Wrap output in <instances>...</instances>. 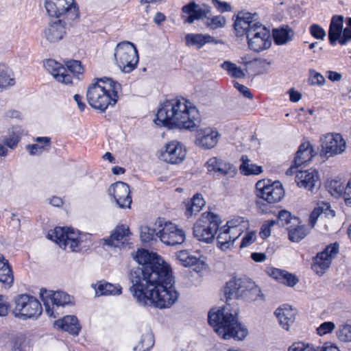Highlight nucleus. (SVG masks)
Returning a JSON list of instances; mask_svg holds the SVG:
<instances>
[{
  "label": "nucleus",
  "mask_w": 351,
  "mask_h": 351,
  "mask_svg": "<svg viewBox=\"0 0 351 351\" xmlns=\"http://www.w3.org/2000/svg\"><path fill=\"white\" fill-rule=\"evenodd\" d=\"M134 259L142 266L131 270L130 290L143 305L169 308L178 300V292L169 266L161 257L145 250H138Z\"/></svg>",
  "instance_id": "obj_1"
},
{
  "label": "nucleus",
  "mask_w": 351,
  "mask_h": 351,
  "mask_svg": "<svg viewBox=\"0 0 351 351\" xmlns=\"http://www.w3.org/2000/svg\"><path fill=\"white\" fill-rule=\"evenodd\" d=\"M198 109L190 100L179 97L161 104L154 122L160 126L193 130L199 122Z\"/></svg>",
  "instance_id": "obj_2"
},
{
  "label": "nucleus",
  "mask_w": 351,
  "mask_h": 351,
  "mask_svg": "<svg viewBox=\"0 0 351 351\" xmlns=\"http://www.w3.org/2000/svg\"><path fill=\"white\" fill-rule=\"evenodd\" d=\"M121 90V84L112 78L96 79L87 88L86 99L92 108L105 112L117 102Z\"/></svg>",
  "instance_id": "obj_3"
},
{
  "label": "nucleus",
  "mask_w": 351,
  "mask_h": 351,
  "mask_svg": "<svg viewBox=\"0 0 351 351\" xmlns=\"http://www.w3.org/2000/svg\"><path fill=\"white\" fill-rule=\"evenodd\" d=\"M208 323L224 339L241 341L248 333L247 329L238 322L237 313H230L226 308L211 311L208 314Z\"/></svg>",
  "instance_id": "obj_4"
},
{
  "label": "nucleus",
  "mask_w": 351,
  "mask_h": 351,
  "mask_svg": "<svg viewBox=\"0 0 351 351\" xmlns=\"http://www.w3.org/2000/svg\"><path fill=\"white\" fill-rule=\"evenodd\" d=\"M47 239L56 243L61 248H69L78 252L88 246L90 236L70 228L56 227L48 232Z\"/></svg>",
  "instance_id": "obj_5"
},
{
  "label": "nucleus",
  "mask_w": 351,
  "mask_h": 351,
  "mask_svg": "<svg viewBox=\"0 0 351 351\" xmlns=\"http://www.w3.org/2000/svg\"><path fill=\"white\" fill-rule=\"evenodd\" d=\"M261 294L260 288L247 278H232L227 282L224 289L226 301L243 299L247 301L257 300Z\"/></svg>",
  "instance_id": "obj_6"
},
{
  "label": "nucleus",
  "mask_w": 351,
  "mask_h": 351,
  "mask_svg": "<svg viewBox=\"0 0 351 351\" xmlns=\"http://www.w3.org/2000/svg\"><path fill=\"white\" fill-rule=\"evenodd\" d=\"M220 223L218 215L210 212L204 213L194 224V237L206 243L213 242Z\"/></svg>",
  "instance_id": "obj_7"
},
{
  "label": "nucleus",
  "mask_w": 351,
  "mask_h": 351,
  "mask_svg": "<svg viewBox=\"0 0 351 351\" xmlns=\"http://www.w3.org/2000/svg\"><path fill=\"white\" fill-rule=\"evenodd\" d=\"M44 5L50 17L74 21L80 16L75 0H45Z\"/></svg>",
  "instance_id": "obj_8"
},
{
  "label": "nucleus",
  "mask_w": 351,
  "mask_h": 351,
  "mask_svg": "<svg viewBox=\"0 0 351 351\" xmlns=\"http://www.w3.org/2000/svg\"><path fill=\"white\" fill-rule=\"evenodd\" d=\"M114 58L119 68L126 73L132 72L138 62V51L134 44L128 41L117 45Z\"/></svg>",
  "instance_id": "obj_9"
},
{
  "label": "nucleus",
  "mask_w": 351,
  "mask_h": 351,
  "mask_svg": "<svg viewBox=\"0 0 351 351\" xmlns=\"http://www.w3.org/2000/svg\"><path fill=\"white\" fill-rule=\"evenodd\" d=\"M40 296L46 313L50 317H56L58 315L57 310L59 307L73 303V298L63 291H53L42 288Z\"/></svg>",
  "instance_id": "obj_10"
},
{
  "label": "nucleus",
  "mask_w": 351,
  "mask_h": 351,
  "mask_svg": "<svg viewBox=\"0 0 351 351\" xmlns=\"http://www.w3.org/2000/svg\"><path fill=\"white\" fill-rule=\"evenodd\" d=\"M13 311L16 317L37 318L42 313L43 308L39 301L33 296L27 294L18 295L15 300Z\"/></svg>",
  "instance_id": "obj_11"
},
{
  "label": "nucleus",
  "mask_w": 351,
  "mask_h": 351,
  "mask_svg": "<svg viewBox=\"0 0 351 351\" xmlns=\"http://www.w3.org/2000/svg\"><path fill=\"white\" fill-rule=\"evenodd\" d=\"M250 49L259 52L270 47L271 45V34L269 29L260 23H253L247 36Z\"/></svg>",
  "instance_id": "obj_12"
},
{
  "label": "nucleus",
  "mask_w": 351,
  "mask_h": 351,
  "mask_svg": "<svg viewBox=\"0 0 351 351\" xmlns=\"http://www.w3.org/2000/svg\"><path fill=\"white\" fill-rule=\"evenodd\" d=\"M155 226L160 228L158 230L161 242L167 245H175L182 243L185 240L184 232L176 225L162 219H158Z\"/></svg>",
  "instance_id": "obj_13"
},
{
  "label": "nucleus",
  "mask_w": 351,
  "mask_h": 351,
  "mask_svg": "<svg viewBox=\"0 0 351 351\" xmlns=\"http://www.w3.org/2000/svg\"><path fill=\"white\" fill-rule=\"evenodd\" d=\"M257 196L269 204L279 202L285 196V190L278 182H271L269 180H259L256 184Z\"/></svg>",
  "instance_id": "obj_14"
},
{
  "label": "nucleus",
  "mask_w": 351,
  "mask_h": 351,
  "mask_svg": "<svg viewBox=\"0 0 351 351\" xmlns=\"http://www.w3.org/2000/svg\"><path fill=\"white\" fill-rule=\"evenodd\" d=\"M320 156L326 158L339 155L346 149V141L339 134L328 133L320 137Z\"/></svg>",
  "instance_id": "obj_15"
},
{
  "label": "nucleus",
  "mask_w": 351,
  "mask_h": 351,
  "mask_svg": "<svg viewBox=\"0 0 351 351\" xmlns=\"http://www.w3.org/2000/svg\"><path fill=\"white\" fill-rule=\"evenodd\" d=\"M339 251V245L335 242L329 244L324 250L313 258L312 269L319 276L323 275L330 267L332 260L337 256Z\"/></svg>",
  "instance_id": "obj_16"
},
{
  "label": "nucleus",
  "mask_w": 351,
  "mask_h": 351,
  "mask_svg": "<svg viewBox=\"0 0 351 351\" xmlns=\"http://www.w3.org/2000/svg\"><path fill=\"white\" fill-rule=\"evenodd\" d=\"M186 155L185 146L180 141L173 140L167 143L161 152L162 159L170 164L182 162Z\"/></svg>",
  "instance_id": "obj_17"
},
{
  "label": "nucleus",
  "mask_w": 351,
  "mask_h": 351,
  "mask_svg": "<svg viewBox=\"0 0 351 351\" xmlns=\"http://www.w3.org/2000/svg\"><path fill=\"white\" fill-rule=\"evenodd\" d=\"M108 192L119 208H130L132 200L128 184L123 182H117L110 186Z\"/></svg>",
  "instance_id": "obj_18"
},
{
  "label": "nucleus",
  "mask_w": 351,
  "mask_h": 351,
  "mask_svg": "<svg viewBox=\"0 0 351 351\" xmlns=\"http://www.w3.org/2000/svg\"><path fill=\"white\" fill-rule=\"evenodd\" d=\"M67 27L63 20L49 23L42 32V38L47 43L56 44L62 40L66 35Z\"/></svg>",
  "instance_id": "obj_19"
},
{
  "label": "nucleus",
  "mask_w": 351,
  "mask_h": 351,
  "mask_svg": "<svg viewBox=\"0 0 351 351\" xmlns=\"http://www.w3.org/2000/svg\"><path fill=\"white\" fill-rule=\"evenodd\" d=\"M182 19L185 23H193L196 20L206 18L210 13V7L207 5L199 6L195 1L184 5L182 8Z\"/></svg>",
  "instance_id": "obj_20"
},
{
  "label": "nucleus",
  "mask_w": 351,
  "mask_h": 351,
  "mask_svg": "<svg viewBox=\"0 0 351 351\" xmlns=\"http://www.w3.org/2000/svg\"><path fill=\"white\" fill-rule=\"evenodd\" d=\"M221 134L217 129L202 128L196 132L195 145L202 149H210L217 146Z\"/></svg>",
  "instance_id": "obj_21"
},
{
  "label": "nucleus",
  "mask_w": 351,
  "mask_h": 351,
  "mask_svg": "<svg viewBox=\"0 0 351 351\" xmlns=\"http://www.w3.org/2000/svg\"><path fill=\"white\" fill-rule=\"evenodd\" d=\"M208 172L217 173L222 176L234 177L237 173V168L232 164L217 157H212L205 163Z\"/></svg>",
  "instance_id": "obj_22"
},
{
  "label": "nucleus",
  "mask_w": 351,
  "mask_h": 351,
  "mask_svg": "<svg viewBox=\"0 0 351 351\" xmlns=\"http://www.w3.org/2000/svg\"><path fill=\"white\" fill-rule=\"evenodd\" d=\"M44 66L58 82L64 84L72 83L71 76L68 73L66 69L60 63L54 60L49 59L45 62Z\"/></svg>",
  "instance_id": "obj_23"
},
{
  "label": "nucleus",
  "mask_w": 351,
  "mask_h": 351,
  "mask_svg": "<svg viewBox=\"0 0 351 351\" xmlns=\"http://www.w3.org/2000/svg\"><path fill=\"white\" fill-rule=\"evenodd\" d=\"M295 182L300 187L313 191L315 187L319 185L318 172L315 169L298 171Z\"/></svg>",
  "instance_id": "obj_24"
},
{
  "label": "nucleus",
  "mask_w": 351,
  "mask_h": 351,
  "mask_svg": "<svg viewBox=\"0 0 351 351\" xmlns=\"http://www.w3.org/2000/svg\"><path fill=\"white\" fill-rule=\"evenodd\" d=\"M257 14L250 12H239L234 22V27L237 36H241L244 34L247 36L249 30L255 23Z\"/></svg>",
  "instance_id": "obj_25"
},
{
  "label": "nucleus",
  "mask_w": 351,
  "mask_h": 351,
  "mask_svg": "<svg viewBox=\"0 0 351 351\" xmlns=\"http://www.w3.org/2000/svg\"><path fill=\"white\" fill-rule=\"evenodd\" d=\"M53 325L56 329L67 332L74 336H77L81 330L79 320L75 315H66L56 320Z\"/></svg>",
  "instance_id": "obj_26"
},
{
  "label": "nucleus",
  "mask_w": 351,
  "mask_h": 351,
  "mask_svg": "<svg viewBox=\"0 0 351 351\" xmlns=\"http://www.w3.org/2000/svg\"><path fill=\"white\" fill-rule=\"evenodd\" d=\"M130 239V230L128 226L125 225L118 226L108 239L104 240V243L107 245L121 247Z\"/></svg>",
  "instance_id": "obj_27"
},
{
  "label": "nucleus",
  "mask_w": 351,
  "mask_h": 351,
  "mask_svg": "<svg viewBox=\"0 0 351 351\" xmlns=\"http://www.w3.org/2000/svg\"><path fill=\"white\" fill-rule=\"evenodd\" d=\"M316 155L312 145L309 142L302 143L294 158L293 164L295 167H300L305 163L311 161Z\"/></svg>",
  "instance_id": "obj_28"
},
{
  "label": "nucleus",
  "mask_w": 351,
  "mask_h": 351,
  "mask_svg": "<svg viewBox=\"0 0 351 351\" xmlns=\"http://www.w3.org/2000/svg\"><path fill=\"white\" fill-rule=\"evenodd\" d=\"M267 273L279 282L291 287H294L299 281L294 274L284 269L271 267L267 269Z\"/></svg>",
  "instance_id": "obj_29"
},
{
  "label": "nucleus",
  "mask_w": 351,
  "mask_h": 351,
  "mask_svg": "<svg viewBox=\"0 0 351 351\" xmlns=\"http://www.w3.org/2000/svg\"><path fill=\"white\" fill-rule=\"evenodd\" d=\"M275 315L280 326L286 330H289L295 321V311L289 305H284L276 310Z\"/></svg>",
  "instance_id": "obj_30"
},
{
  "label": "nucleus",
  "mask_w": 351,
  "mask_h": 351,
  "mask_svg": "<svg viewBox=\"0 0 351 351\" xmlns=\"http://www.w3.org/2000/svg\"><path fill=\"white\" fill-rule=\"evenodd\" d=\"M343 19L344 18L341 15H335L332 17L328 29V39L332 45H335L341 37Z\"/></svg>",
  "instance_id": "obj_31"
},
{
  "label": "nucleus",
  "mask_w": 351,
  "mask_h": 351,
  "mask_svg": "<svg viewBox=\"0 0 351 351\" xmlns=\"http://www.w3.org/2000/svg\"><path fill=\"white\" fill-rule=\"evenodd\" d=\"M335 216L334 210L330 209V206L326 203H322V205H319L315 208L311 212L309 217V225L311 228H313L319 218L322 219L326 217Z\"/></svg>",
  "instance_id": "obj_32"
},
{
  "label": "nucleus",
  "mask_w": 351,
  "mask_h": 351,
  "mask_svg": "<svg viewBox=\"0 0 351 351\" xmlns=\"http://www.w3.org/2000/svg\"><path fill=\"white\" fill-rule=\"evenodd\" d=\"M238 237L234 232L228 230L227 227H223L220 229L217 237V245L221 250L226 251L231 248Z\"/></svg>",
  "instance_id": "obj_33"
},
{
  "label": "nucleus",
  "mask_w": 351,
  "mask_h": 351,
  "mask_svg": "<svg viewBox=\"0 0 351 351\" xmlns=\"http://www.w3.org/2000/svg\"><path fill=\"white\" fill-rule=\"evenodd\" d=\"M36 143L27 145L26 150L31 156L38 155L50 148L51 138L48 136L36 137L34 139Z\"/></svg>",
  "instance_id": "obj_34"
},
{
  "label": "nucleus",
  "mask_w": 351,
  "mask_h": 351,
  "mask_svg": "<svg viewBox=\"0 0 351 351\" xmlns=\"http://www.w3.org/2000/svg\"><path fill=\"white\" fill-rule=\"evenodd\" d=\"M186 208V215L189 217L193 215H197L204 206L206 202L202 195L196 193L192 199L184 202Z\"/></svg>",
  "instance_id": "obj_35"
},
{
  "label": "nucleus",
  "mask_w": 351,
  "mask_h": 351,
  "mask_svg": "<svg viewBox=\"0 0 351 351\" xmlns=\"http://www.w3.org/2000/svg\"><path fill=\"white\" fill-rule=\"evenodd\" d=\"M0 282L10 288L14 282V276L8 261L0 254Z\"/></svg>",
  "instance_id": "obj_36"
},
{
  "label": "nucleus",
  "mask_w": 351,
  "mask_h": 351,
  "mask_svg": "<svg viewBox=\"0 0 351 351\" xmlns=\"http://www.w3.org/2000/svg\"><path fill=\"white\" fill-rule=\"evenodd\" d=\"M240 160L241 165L239 166V171L242 175L256 176L263 171L262 166H258L252 162L246 155H243Z\"/></svg>",
  "instance_id": "obj_37"
},
{
  "label": "nucleus",
  "mask_w": 351,
  "mask_h": 351,
  "mask_svg": "<svg viewBox=\"0 0 351 351\" xmlns=\"http://www.w3.org/2000/svg\"><path fill=\"white\" fill-rule=\"evenodd\" d=\"M294 222L292 225L287 227L289 239L293 242H299L303 239L309 233L310 230L304 225Z\"/></svg>",
  "instance_id": "obj_38"
},
{
  "label": "nucleus",
  "mask_w": 351,
  "mask_h": 351,
  "mask_svg": "<svg viewBox=\"0 0 351 351\" xmlns=\"http://www.w3.org/2000/svg\"><path fill=\"white\" fill-rule=\"evenodd\" d=\"M186 45L202 48L206 43H213L214 38L208 34H188L185 36Z\"/></svg>",
  "instance_id": "obj_39"
},
{
  "label": "nucleus",
  "mask_w": 351,
  "mask_h": 351,
  "mask_svg": "<svg viewBox=\"0 0 351 351\" xmlns=\"http://www.w3.org/2000/svg\"><path fill=\"white\" fill-rule=\"evenodd\" d=\"M15 84L13 72L7 66L0 64V92Z\"/></svg>",
  "instance_id": "obj_40"
},
{
  "label": "nucleus",
  "mask_w": 351,
  "mask_h": 351,
  "mask_svg": "<svg viewBox=\"0 0 351 351\" xmlns=\"http://www.w3.org/2000/svg\"><path fill=\"white\" fill-rule=\"evenodd\" d=\"M293 32L288 27H282L273 30V37L276 45L286 44L292 40Z\"/></svg>",
  "instance_id": "obj_41"
},
{
  "label": "nucleus",
  "mask_w": 351,
  "mask_h": 351,
  "mask_svg": "<svg viewBox=\"0 0 351 351\" xmlns=\"http://www.w3.org/2000/svg\"><path fill=\"white\" fill-rule=\"evenodd\" d=\"M95 293L99 296L120 295L122 293V288L119 285L105 282L97 285Z\"/></svg>",
  "instance_id": "obj_42"
},
{
  "label": "nucleus",
  "mask_w": 351,
  "mask_h": 351,
  "mask_svg": "<svg viewBox=\"0 0 351 351\" xmlns=\"http://www.w3.org/2000/svg\"><path fill=\"white\" fill-rule=\"evenodd\" d=\"M247 221L241 217H234L228 221L226 224L228 230L234 232L238 237L247 228Z\"/></svg>",
  "instance_id": "obj_43"
},
{
  "label": "nucleus",
  "mask_w": 351,
  "mask_h": 351,
  "mask_svg": "<svg viewBox=\"0 0 351 351\" xmlns=\"http://www.w3.org/2000/svg\"><path fill=\"white\" fill-rule=\"evenodd\" d=\"M154 344V335L150 330L147 329L142 335L138 344L134 348V351H148Z\"/></svg>",
  "instance_id": "obj_44"
},
{
  "label": "nucleus",
  "mask_w": 351,
  "mask_h": 351,
  "mask_svg": "<svg viewBox=\"0 0 351 351\" xmlns=\"http://www.w3.org/2000/svg\"><path fill=\"white\" fill-rule=\"evenodd\" d=\"M22 130L21 128H14V131L8 136H4L1 140L8 149H14L21 139Z\"/></svg>",
  "instance_id": "obj_45"
},
{
  "label": "nucleus",
  "mask_w": 351,
  "mask_h": 351,
  "mask_svg": "<svg viewBox=\"0 0 351 351\" xmlns=\"http://www.w3.org/2000/svg\"><path fill=\"white\" fill-rule=\"evenodd\" d=\"M160 228L156 226L155 224L153 227L147 226H141L140 234L141 241L143 243H148L156 239L158 237L159 238V234H158V230Z\"/></svg>",
  "instance_id": "obj_46"
},
{
  "label": "nucleus",
  "mask_w": 351,
  "mask_h": 351,
  "mask_svg": "<svg viewBox=\"0 0 351 351\" xmlns=\"http://www.w3.org/2000/svg\"><path fill=\"white\" fill-rule=\"evenodd\" d=\"M221 67L232 77L243 78L245 76L244 71L234 63L225 61L221 64Z\"/></svg>",
  "instance_id": "obj_47"
},
{
  "label": "nucleus",
  "mask_w": 351,
  "mask_h": 351,
  "mask_svg": "<svg viewBox=\"0 0 351 351\" xmlns=\"http://www.w3.org/2000/svg\"><path fill=\"white\" fill-rule=\"evenodd\" d=\"M177 258L184 267H191L197 265L199 259L189 254L186 250H181L177 253Z\"/></svg>",
  "instance_id": "obj_48"
},
{
  "label": "nucleus",
  "mask_w": 351,
  "mask_h": 351,
  "mask_svg": "<svg viewBox=\"0 0 351 351\" xmlns=\"http://www.w3.org/2000/svg\"><path fill=\"white\" fill-rule=\"evenodd\" d=\"M298 217H293L289 211L282 210L278 212V219L276 221V223H278L280 226L292 225L294 222L298 223Z\"/></svg>",
  "instance_id": "obj_49"
},
{
  "label": "nucleus",
  "mask_w": 351,
  "mask_h": 351,
  "mask_svg": "<svg viewBox=\"0 0 351 351\" xmlns=\"http://www.w3.org/2000/svg\"><path fill=\"white\" fill-rule=\"evenodd\" d=\"M288 351H322V347H315L304 341H297L289 346Z\"/></svg>",
  "instance_id": "obj_50"
},
{
  "label": "nucleus",
  "mask_w": 351,
  "mask_h": 351,
  "mask_svg": "<svg viewBox=\"0 0 351 351\" xmlns=\"http://www.w3.org/2000/svg\"><path fill=\"white\" fill-rule=\"evenodd\" d=\"M337 337L342 342H351V324H342L336 332Z\"/></svg>",
  "instance_id": "obj_51"
},
{
  "label": "nucleus",
  "mask_w": 351,
  "mask_h": 351,
  "mask_svg": "<svg viewBox=\"0 0 351 351\" xmlns=\"http://www.w3.org/2000/svg\"><path fill=\"white\" fill-rule=\"evenodd\" d=\"M327 188L332 195L339 197L343 196L345 186L340 180H332L328 182Z\"/></svg>",
  "instance_id": "obj_52"
},
{
  "label": "nucleus",
  "mask_w": 351,
  "mask_h": 351,
  "mask_svg": "<svg viewBox=\"0 0 351 351\" xmlns=\"http://www.w3.org/2000/svg\"><path fill=\"white\" fill-rule=\"evenodd\" d=\"M308 73V83L311 85L322 86L325 84V77L320 73L317 72L314 69H310Z\"/></svg>",
  "instance_id": "obj_53"
},
{
  "label": "nucleus",
  "mask_w": 351,
  "mask_h": 351,
  "mask_svg": "<svg viewBox=\"0 0 351 351\" xmlns=\"http://www.w3.org/2000/svg\"><path fill=\"white\" fill-rule=\"evenodd\" d=\"M206 18V25L212 29L222 27L226 24V19L221 16H217L213 18H208L207 16Z\"/></svg>",
  "instance_id": "obj_54"
},
{
  "label": "nucleus",
  "mask_w": 351,
  "mask_h": 351,
  "mask_svg": "<svg viewBox=\"0 0 351 351\" xmlns=\"http://www.w3.org/2000/svg\"><path fill=\"white\" fill-rule=\"evenodd\" d=\"M350 41H351V18L348 19L347 27L343 29L339 43L340 45H344Z\"/></svg>",
  "instance_id": "obj_55"
},
{
  "label": "nucleus",
  "mask_w": 351,
  "mask_h": 351,
  "mask_svg": "<svg viewBox=\"0 0 351 351\" xmlns=\"http://www.w3.org/2000/svg\"><path fill=\"white\" fill-rule=\"evenodd\" d=\"M66 66L71 73L77 76L83 73L84 69L81 64V62L78 60L69 61L66 64Z\"/></svg>",
  "instance_id": "obj_56"
},
{
  "label": "nucleus",
  "mask_w": 351,
  "mask_h": 351,
  "mask_svg": "<svg viewBox=\"0 0 351 351\" xmlns=\"http://www.w3.org/2000/svg\"><path fill=\"white\" fill-rule=\"evenodd\" d=\"M335 328V324L333 322H325L317 328V332L319 335L323 336L332 332Z\"/></svg>",
  "instance_id": "obj_57"
},
{
  "label": "nucleus",
  "mask_w": 351,
  "mask_h": 351,
  "mask_svg": "<svg viewBox=\"0 0 351 351\" xmlns=\"http://www.w3.org/2000/svg\"><path fill=\"white\" fill-rule=\"evenodd\" d=\"M309 31L312 36L316 39L323 40L326 36L325 30L319 25L313 24L311 25Z\"/></svg>",
  "instance_id": "obj_58"
},
{
  "label": "nucleus",
  "mask_w": 351,
  "mask_h": 351,
  "mask_svg": "<svg viewBox=\"0 0 351 351\" xmlns=\"http://www.w3.org/2000/svg\"><path fill=\"white\" fill-rule=\"evenodd\" d=\"M276 224L275 220L266 221L261 226L260 231V236L263 239L269 237L271 234V227Z\"/></svg>",
  "instance_id": "obj_59"
},
{
  "label": "nucleus",
  "mask_w": 351,
  "mask_h": 351,
  "mask_svg": "<svg viewBox=\"0 0 351 351\" xmlns=\"http://www.w3.org/2000/svg\"><path fill=\"white\" fill-rule=\"evenodd\" d=\"M256 239V233L254 232H248L242 239L240 245L241 247H245L251 245Z\"/></svg>",
  "instance_id": "obj_60"
},
{
  "label": "nucleus",
  "mask_w": 351,
  "mask_h": 351,
  "mask_svg": "<svg viewBox=\"0 0 351 351\" xmlns=\"http://www.w3.org/2000/svg\"><path fill=\"white\" fill-rule=\"evenodd\" d=\"M10 308L9 302L3 295H0V316H5Z\"/></svg>",
  "instance_id": "obj_61"
},
{
  "label": "nucleus",
  "mask_w": 351,
  "mask_h": 351,
  "mask_svg": "<svg viewBox=\"0 0 351 351\" xmlns=\"http://www.w3.org/2000/svg\"><path fill=\"white\" fill-rule=\"evenodd\" d=\"M215 7L221 12H229L232 8L230 5L226 2H222L219 0H213Z\"/></svg>",
  "instance_id": "obj_62"
},
{
  "label": "nucleus",
  "mask_w": 351,
  "mask_h": 351,
  "mask_svg": "<svg viewBox=\"0 0 351 351\" xmlns=\"http://www.w3.org/2000/svg\"><path fill=\"white\" fill-rule=\"evenodd\" d=\"M234 86L245 97L252 99V95L250 93L249 88L244 85L239 84L237 82H234Z\"/></svg>",
  "instance_id": "obj_63"
},
{
  "label": "nucleus",
  "mask_w": 351,
  "mask_h": 351,
  "mask_svg": "<svg viewBox=\"0 0 351 351\" xmlns=\"http://www.w3.org/2000/svg\"><path fill=\"white\" fill-rule=\"evenodd\" d=\"M26 347L25 341L23 337L16 338L13 342V350L15 351H24Z\"/></svg>",
  "instance_id": "obj_64"
}]
</instances>
